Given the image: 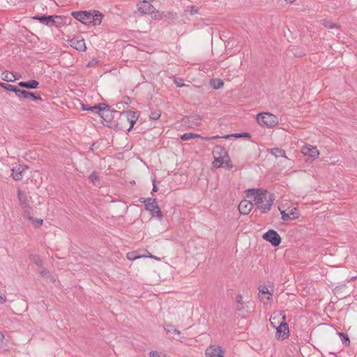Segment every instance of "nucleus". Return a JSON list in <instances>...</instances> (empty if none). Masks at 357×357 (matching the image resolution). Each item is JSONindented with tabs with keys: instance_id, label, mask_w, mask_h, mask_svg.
<instances>
[{
	"instance_id": "1",
	"label": "nucleus",
	"mask_w": 357,
	"mask_h": 357,
	"mask_svg": "<svg viewBox=\"0 0 357 357\" xmlns=\"http://www.w3.org/2000/svg\"><path fill=\"white\" fill-rule=\"evenodd\" d=\"M247 198H252L257 208L262 213H267L273 204V195L268 194L266 190L261 191L259 189H247Z\"/></svg>"
},
{
	"instance_id": "2",
	"label": "nucleus",
	"mask_w": 357,
	"mask_h": 357,
	"mask_svg": "<svg viewBox=\"0 0 357 357\" xmlns=\"http://www.w3.org/2000/svg\"><path fill=\"white\" fill-rule=\"evenodd\" d=\"M72 16L84 24H100L102 15L98 10L73 11Z\"/></svg>"
},
{
	"instance_id": "3",
	"label": "nucleus",
	"mask_w": 357,
	"mask_h": 357,
	"mask_svg": "<svg viewBox=\"0 0 357 357\" xmlns=\"http://www.w3.org/2000/svg\"><path fill=\"white\" fill-rule=\"evenodd\" d=\"M213 153L214 155V161L213 165L215 168L221 167H229V160H226L227 158V153L226 149L221 146H216Z\"/></svg>"
},
{
	"instance_id": "4",
	"label": "nucleus",
	"mask_w": 357,
	"mask_h": 357,
	"mask_svg": "<svg viewBox=\"0 0 357 357\" xmlns=\"http://www.w3.org/2000/svg\"><path fill=\"white\" fill-rule=\"evenodd\" d=\"M256 118L259 124L268 128L274 127L278 123V117L269 112L258 114Z\"/></svg>"
},
{
	"instance_id": "5",
	"label": "nucleus",
	"mask_w": 357,
	"mask_h": 357,
	"mask_svg": "<svg viewBox=\"0 0 357 357\" xmlns=\"http://www.w3.org/2000/svg\"><path fill=\"white\" fill-rule=\"evenodd\" d=\"M89 111H91L93 113L99 114L102 118L106 119V118H109L112 116V112H116V111H112L110 109V107L106 104H98L94 106L89 107Z\"/></svg>"
},
{
	"instance_id": "6",
	"label": "nucleus",
	"mask_w": 357,
	"mask_h": 357,
	"mask_svg": "<svg viewBox=\"0 0 357 357\" xmlns=\"http://www.w3.org/2000/svg\"><path fill=\"white\" fill-rule=\"evenodd\" d=\"M33 19L35 20H37L42 23L43 24L47 25L48 26H52L54 24H61V22H57L55 20V19H58L60 20H62V18L61 16L59 15H36L33 17Z\"/></svg>"
},
{
	"instance_id": "7",
	"label": "nucleus",
	"mask_w": 357,
	"mask_h": 357,
	"mask_svg": "<svg viewBox=\"0 0 357 357\" xmlns=\"http://www.w3.org/2000/svg\"><path fill=\"white\" fill-rule=\"evenodd\" d=\"M263 238L269 242L273 247L278 246L281 243V237L274 229H269L264 233Z\"/></svg>"
},
{
	"instance_id": "8",
	"label": "nucleus",
	"mask_w": 357,
	"mask_h": 357,
	"mask_svg": "<svg viewBox=\"0 0 357 357\" xmlns=\"http://www.w3.org/2000/svg\"><path fill=\"white\" fill-rule=\"evenodd\" d=\"M302 153L305 156H309L312 160H314L319 155V151L316 146L307 144L302 147Z\"/></svg>"
},
{
	"instance_id": "9",
	"label": "nucleus",
	"mask_w": 357,
	"mask_h": 357,
	"mask_svg": "<svg viewBox=\"0 0 357 357\" xmlns=\"http://www.w3.org/2000/svg\"><path fill=\"white\" fill-rule=\"evenodd\" d=\"M69 43L72 47L78 51L84 52L86 50L84 40L80 36L74 37L73 38L70 39Z\"/></svg>"
},
{
	"instance_id": "10",
	"label": "nucleus",
	"mask_w": 357,
	"mask_h": 357,
	"mask_svg": "<svg viewBox=\"0 0 357 357\" xmlns=\"http://www.w3.org/2000/svg\"><path fill=\"white\" fill-rule=\"evenodd\" d=\"M283 321L280 323V324L276 328V335L282 340L286 339L289 336V326L288 324L285 322V317H282Z\"/></svg>"
},
{
	"instance_id": "11",
	"label": "nucleus",
	"mask_w": 357,
	"mask_h": 357,
	"mask_svg": "<svg viewBox=\"0 0 357 357\" xmlns=\"http://www.w3.org/2000/svg\"><path fill=\"white\" fill-rule=\"evenodd\" d=\"M29 167L26 165H19L15 167H13L12 170L11 176L13 178L15 181H21L23 177L24 172L28 169Z\"/></svg>"
},
{
	"instance_id": "12",
	"label": "nucleus",
	"mask_w": 357,
	"mask_h": 357,
	"mask_svg": "<svg viewBox=\"0 0 357 357\" xmlns=\"http://www.w3.org/2000/svg\"><path fill=\"white\" fill-rule=\"evenodd\" d=\"M138 11L142 14H153L155 13V8L151 3L142 1L138 5Z\"/></svg>"
},
{
	"instance_id": "13",
	"label": "nucleus",
	"mask_w": 357,
	"mask_h": 357,
	"mask_svg": "<svg viewBox=\"0 0 357 357\" xmlns=\"http://www.w3.org/2000/svg\"><path fill=\"white\" fill-rule=\"evenodd\" d=\"M140 199V202L144 203L146 209L151 213L152 215H154V210L157 208L158 204L155 198H146Z\"/></svg>"
},
{
	"instance_id": "14",
	"label": "nucleus",
	"mask_w": 357,
	"mask_h": 357,
	"mask_svg": "<svg viewBox=\"0 0 357 357\" xmlns=\"http://www.w3.org/2000/svg\"><path fill=\"white\" fill-rule=\"evenodd\" d=\"M120 115V121L121 122L137 121L139 118V115L132 111L123 112Z\"/></svg>"
},
{
	"instance_id": "15",
	"label": "nucleus",
	"mask_w": 357,
	"mask_h": 357,
	"mask_svg": "<svg viewBox=\"0 0 357 357\" xmlns=\"http://www.w3.org/2000/svg\"><path fill=\"white\" fill-rule=\"evenodd\" d=\"M18 98H24L25 99H33V100H41V97L40 95L36 94L32 92L27 91L26 90H19L17 91V95Z\"/></svg>"
},
{
	"instance_id": "16",
	"label": "nucleus",
	"mask_w": 357,
	"mask_h": 357,
	"mask_svg": "<svg viewBox=\"0 0 357 357\" xmlns=\"http://www.w3.org/2000/svg\"><path fill=\"white\" fill-rule=\"evenodd\" d=\"M235 303L236 305V311L238 315L241 317V318H244L245 316L243 314L244 305H243V297L241 294L236 295L235 298Z\"/></svg>"
},
{
	"instance_id": "17",
	"label": "nucleus",
	"mask_w": 357,
	"mask_h": 357,
	"mask_svg": "<svg viewBox=\"0 0 357 357\" xmlns=\"http://www.w3.org/2000/svg\"><path fill=\"white\" fill-rule=\"evenodd\" d=\"M206 354L211 357H223L220 347L214 345L206 349Z\"/></svg>"
},
{
	"instance_id": "18",
	"label": "nucleus",
	"mask_w": 357,
	"mask_h": 357,
	"mask_svg": "<svg viewBox=\"0 0 357 357\" xmlns=\"http://www.w3.org/2000/svg\"><path fill=\"white\" fill-rule=\"evenodd\" d=\"M39 82L36 80L31 79L27 82H20L18 86L22 88H26L29 89H36L38 87Z\"/></svg>"
},
{
	"instance_id": "19",
	"label": "nucleus",
	"mask_w": 357,
	"mask_h": 357,
	"mask_svg": "<svg viewBox=\"0 0 357 357\" xmlns=\"http://www.w3.org/2000/svg\"><path fill=\"white\" fill-rule=\"evenodd\" d=\"M268 152L270 154L274 155L275 158L282 157V158H287L286 153H285V151L281 148L275 147V148L269 149H268Z\"/></svg>"
},
{
	"instance_id": "20",
	"label": "nucleus",
	"mask_w": 357,
	"mask_h": 357,
	"mask_svg": "<svg viewBox=\"0 0 357 357\" xmlns=\"http://www.w3.org/2000/svg\"><path fill=\"white\" fill-rule=\"evenodd\" d=\"M1 79L4 81L12 82H15L16 79H18L19 77L15 75L13 73H10L7 70H5L1 73Z\"/></svg>"
},
{
	"instance_id": "21",
	"label": "nucleus",
	"mask_w": 357,
	"mask_h": 357,
	"mask_svg": "<svg viewBox=\"0 0 357 357\" xmlns=\"http://www.w3.org/2000/svg\"><path fill=\"white\" fill-rule=\"evenodd\" d=\"M194 138H201L206 141H208L211 139L208 137H203L198 134H195V133H192V132H186L181 136V139L183 141H187V140L194 139Z\"/></svg>"
},
{
	"instance_id": "22",
	"label": "nucleus",
	"mask_w": 357,
	"mask_h": 357,
	"mask_svg": "<svg viewBox=\"0 0 357 357\" xmlns=\"http://www.w3.org/2000/svg\"><path fill=\"white\" fill-rule=\"evenodd\" d=\"M210 86L214 89H219L224 85V82L221 79L214 78L211 79Z\"/></svg>"
},
{
	"instance_id": "23",
	"label": "nucleus",
	"mask_w": 357,
	"mask_h": 357,
	"mask_svg": "<svg viewBox=\"0 0 357 357\" xmlns=\"http://www.w3.org/2000/svg\"><path fill=\"white\" fill-rule=\"evenodd\" d=\"M17 197L21 206L29 204V200L26 195L20 190H17Z\"/></svg>"
},
{
	"instance_id": "24",
	"label": "nucleus",
	"mask_w": 357,
	"mask_h": 357,
	"mask_svg": "<svg viewBox=\"0 0 357 357\" xmlns=\"http://www.w3.org/2000/svg\"><path fill=\"white\" fill-rule=\"evenodd\" d=\"M267 294V299L270 300L273 296V293L270 292L266 286H261L259 288V296L262 297L263 295Z\"/></svg>"
},
{
	"instance_id": "25",
	"label": "nucleus",
	"mask_w": 357,
	"mask_h": 357,
	"mask_svg": "<svg viewBox=\"0 0 357 357\" xmlns=\"http://www.w3.org/2000/svg\"><path fill=\"white\" fill-rule=\"evenodd\" d=\"M0 86L7 91L14 92L15 95H17V91L19 90L16 86L3 82H0Z\"/></svg>"
},
{
	"instance_id": "26",
	"label": "nucleus",
	"mask_w": 357,
	"mask_h": 357,
	"mask_svg": "<svg viewBox=\"0 0 357 357\" xmlns=\"http://www.w3.org/2000/svg\"><path fill=\"white\" fill-rule=\"evenodd\" d=\"M322 24L326 28V29H333V28H339L340 25H338L336 23H333L331 21H328L327 20H323Z\"/></svg>"
},
{
	"instance_id": "27",
	"label": "nucleus",
	"mask_w": 357,
	"mask_h": 357,
	"mask_svg": "<svg viewBox=\"0 0 357 357\" xmlns=\"http://www.w3.org/2000/svg\"><path fill=\"white\" fill-rule=\"evenodd\" d=\"M31 259L38 267H42L44 264L43 260L38 255H32Z\"/></svg>"
},
{
	"instance_id": "28",
	"label": "nucleus",
	"mask_w": 357,
	"mask_h": 357,
	"mask_svg": "<svg viewBox=\"0 0 357 357\" xmlns=\"http://www.w3.org/2000/svg\"><path fill=\"white\" fill-rule=\"evenodd\" d=\"M338 334H339L340 337L341 338L342 343L345 346H349L350 344V340H349V336L346 333H339Z\"/></svg>"
},
{
	"instance_id": "29",
	"label": "nucleus",
	"mask_w": 357,
	"mask_h": 357,
	"mask_svg": "<svg viewBox=\"0 0 357 357\" xmlns=\"http://www.w3.org/2000/svg\"><path fill=\"white\" fill-rule=\"evenodd\" d=\"M199 11V8L198 7H196L195 6H188L185 10V12L187 13H189L191 15H193L196 13H197Z\"/></svg>"
},
{
	"instance_id": "30",
	"label": "nucleus",
	"mask_w": 357,
	"mask_h": 357,
	"mask_svg": "<svg viewBox=\"0 0 357 357\" xmlns=\"http://www.w3.org/2000/svg\"><path fill=\"white\" fill-rule=\"evenodd\" d=\"M165 329L169 333H174L176 335L180 334V331L178 330H177L176 328H175L174 326L171 324L167 325V326L165 328Z\"/></svg>"
},
{
	"instance_id": "31",
	"label": "nucleus",
	"mask_w": 357,
	"mask_h": 357,
	"mask_svg": "<svg viewBox=\"0 0 357 357\" xmlns=\"http://www.w3.org/2000/svg\"><path fill=\"white\" fill-rule=\"evenodd\" d=\"M289 215H291V218L292 220H295L298 218L299 216V212L296 208H293L289 211Z\"/></svg>"
},
{
	"instance_id": "32",
	"label": "nucleus",
	"mask_w": 357,
	"mask_h": 357,
	"mask_svg": "<svg viewBox=\"0 0 357 357\" xmlns=\"http://www.w3.org/2000/svg\"><path fill=\"white\" fill-rule=\"evenodd\" d=\"M160 116H161L160 112L158 111V110H155V111H151L149 117L151 119L158 120L160 117Z\"/></svg>"
},
{
	"instance_id": "33",
	"label": "nucleus",
	"mask_w": 357,
	"mask_h": 357,
	"mask_svg": "<svg viewBox=\"0 0 357 357\" xmlns=\"http://www.w3.org/2000/svg\"><path fill=\"white\" fill-rule=\"evenodd\" d=\"M30 221L32 222L33 225L36 228L40 227L43 225V219H40V218H33V220H31Z\"/></svg>"
},
{
	"instance_id": "34",
	"label": "nucleus",
	"mask_w": 357,
	"mask_h": 357,
	"mask_svg": "<svg viewBox=\"0 0 357 357\" xmlns=\"http://www.w3.org/2000/svg\"><path fill=\"white\" fill-rule=\"evenodd\" d=\"M245 201V199H243L238 207V211L241 215H245V204H244Z\"/></svg>"
},
{
	"instance_id": "35",
	"label": "nucleus",
	"mask_w": 357,
	"mask_h": 357,
	"mask_svg": "<svg viewBox=\"0 0 357 357\" xmlns=\"http://www.w3.org/2000/svg\"><path fill=\"white\" fill-rule=\"evenodd\" d=\"M291 51L293 52L295 56L301 57L305 55V52L303 51H300L299 49L293 47V49L291 50Z\"/></svg>"
},
{
	"instance_id": "36",
	"label": "nucleus",
	"mask_w": 357,
	"mask_h": 357,
	"mask_svg": "<svg viewBox=\"0 0 357 357\" xmlns=\"http://www.w3.org/2000/svg\"><path fill=\"white\" fill-rule=\"evenodd\" d=\"M280 213L282 215V219L284 221L292 220V219L291 218V215H289V212L286 213L285 211H281L280 210Z\"/></svg>"
},
{
	"instance_id": "37",
	"label": "nucleus",
	"mask_w": 357,
	"mask_h": 357,
	"mask_svg": "<svg viewBox=\"0 0 357 357\" xmlns=\"http://www.w3.org/2000/svg\"><path fill=\"white\" fill-rule=\"evenodd\" d=\"M231 137L245 138V132H241V133H234V134L227 135L225 136V138L227 139Z\"/></svg>"
},
{
	"instance_id": "38",
	"label": "nucleus",
	"mask_w": 357,
	"mask_h": 357,
	"mask_svg": "<svg viewBox=\"0 0 357 357\" xmlns=\"http://www.w3.org/2000/svg\"><path fill=\"white\" fill-rule=\"evenodd\" d=\"M153 216H156L159 220H162V213L161 210L159 208V206H157V208H155V210H154V215Z\"/></svg>"
},
{
	"instance_id": "39",
	"label": "nucleus",
	"mask_w": 357,
	"mask_h": 357,
	"mask_svg": "<svg viewBox=\"0 0 357 357\" xmlns=\"http://www.w3.org/2000/svg\"><path fill=\"white\" fill-rule=\"evenodd\" d=\"M89 178H90L91 182L95 183L96 181L98 180V174H97V173L96 172H93L89 176Z\"/></svg>"
},
{
	"instance_id": "40",
	"label": "nucleus",
	"mask_w": 357,
	"mask_h": 357,
	"mask_svg": "<svg viewBox=\"0 0 357 357\" xmlns=\"http://www.w3.org/2000/svg\"><path fill=\"white\" fill-rule=\"evenodd\" d=\"M98 61L96 59H91L86 65L87 67H94L97 65Z\"/></svg>"
},
{
	"instance_id": "41",
	"label": "nucleus",
	"mask_w": 357,
	"mask_h": 357,
	"mask_svg": "<svg viewBox=\"0 0 357 357\" xmlns=\"http://www.w3.org/2000/svg\"><path fill=\"white\" fill-rule=\"evenodd\" d=\"M22 210H23L24 215L26 213H27V212L31 211V210L32 209V208L30 206L29 204H26V205H24V206H22Z\"/></svg>"
},
{
	"instance_id": "42",
	"label": "nucleus",
	"mask_w": 357,
	"mask_h": 357,
	"mask_svg": "<svg viewBox=\"0 0 357 357\" xmlns=\"http://www.w3.org/2000/svg\"><path fill=\"white\" fill-rule=\"evenodd\" d=\"M33 208L31 210V211L27 212L24 216L26 217L28 220H33Z\"/></svg>"
},
{
	"instance_id": "43",
	"label": "nucleus",
	"mask_w": 357,
	"mask_h": 357,
	"mask_svg": "<svg viewBox=\"0 0 357 357\" xmlns=\"http://www.w3.org/2000/svg\"><path fill=\"white\" fill-rule=\"evenodd\" d=\"M140 257V256L135 255L134 252H130L128 254V259L130 260H135Z\"/></svg>"
},
{
	"instance_id": "44",
	"label": "nucleus",
	"mask_w": 357,
	"mask_h": 357,
	"mask_svg": "<svg viewBox=\"0 0 357 357\" xmlns=\"http://www.w3.org/2000/svg\"><path fill=\"white\" fill-rule=\"evenodd\" d=\"M150 357H167L166 356H162L159 352L153 351L150 352Z\"/></svg>"
},
{
	"instance_id": "45",
	"label": "nucleus",
	"mask_w": 357,
	"mask_h": 357,
	"mask_svg": "<svg viewBox=\"0 0 357 357\" xmlns=\"http://www.w3.org/2000/svg\"><path fill=\"white\" fill-rule=\"evenodd\" d=\"M40 274L41 275L42 277H47V275H50V272L47 269L44 268L40 271Z\"/></svg>"
},
{
	"instance_id": "46",
	"label": "nucleus",
	"mask_w": 357,
	"mask_h": 357,
	"mask_svg": "<svg viewBox=\"0 0 357 357\" xmlns=\"http://www.w3.org/2000/svg\"><path fill=\"white\" fill-rule=\"evenodd\" d=\"M128 122L130 123V126H129V128L127 129V131H128V132H130V131L132 129V128H133V126H134L135 123L137 122V121H128Z\"/></svg>"
},
{
	"instance_id": "47",
	"label": "nucleus",
	"mask_w": 357,
	"mask_h": 357,
	"mask_svg": "<svg viewBox=\"0 0 357 357\" xmlns=\"http://www.w3.org/2000/svg\"><path fill=\"white\" fill-rule=\"evenodd\" d=\"M6 301V296L0 294V303H3Z\"/></svg>"
},
{
	"instance_id": "48",
	"label": "nucleus",
	"mask_w": 357,
	"mask_h": 357,
	"mask_svg": "<svg viewBox=\"0 0 357 357\" xmlns=\"http://www.w3.org/2000/svg\"><path fill=\"white\" fill-rule=\"evenodd\" d=\"M89 107L88 105H84V104H82V108L83 110L84 111H89L90 109H89Z\"/></svg>"
},
{
	"instance_id": "49",
	"label": "nucleus",
	"mask_w": 357,
	"mask_h": 357,
	"mask_svg": "<svg viewBox=\"0 0 357 357\" xmlns=\"http://www.w3.org/2000/svg\"><path fill=\"white\" fill-rule=\"evenodd\" d=\"M153 192H157L158 191V188L155 183V180L153 181Z\"/></svg>"
},
{
	"instance_id": "50",
	"label": "nucleus",
	"mask_w": 357,
	"mask_h": 357,
	"mask_svg": "<svg viewBox=\"0 0 357 357\" xmlns=\"http://www.w3.org/2000/svg\"><path fill=\"white\" fill-rule=\"evenodd\" d=\"M248 205H250V206L249 208V211H250L253 206V204H252V201L247 202V208L248 207Z\"/></svg>"
},
{
	"instance_id": "51",
	"label": "nucleus",
	"mask_w": 357,
	"mask_h": 357,
	"mask_svg": "<svg viewBox=\"0 0 357 357\" xmlns=\"http://www.w3.org/2000/svg\"><path fill=\"white\" fill-rule=\"evenodd\" d=\"M124 99H125L124 102L128 104V101H130V98L128 96H125Z\"/></svg>"
},
{
	"instance_id": "52",
	"label": "nucleus",
	"mask_w": 357,
	"mask_h": 357,
	"mask_svg": "<svg viewBox=\"0 0 357 357\" xmlns=\"http://www.w3.org/2000/svg\"><path fill=\"white\" fill-rule=\"evenodd\" d=\"M149 257L150 258L155 259H157V260H158V259H159V258H158V257H155V256L151 255L150 253H149Z\"/></svg>"
},
{
	"instance_id": "53",
	"label": "nucleus",
	"mask_w": 357,
	"mask_h": 357,
	"mask_svg": "<svg viewBox=\"0 0 357 357\" xmlns=\"http://www.w3.org/2000/svg\"><path fill=\"white\" fill-rule=\"evenodd\" d=\"M176 85H177V86H178V87H182V86H184V84H181V82H176Z\"/></svg>"
},
{
	"instance_id": "54",
	"label": "nucleus",
	"mask_w": 357,
	"mask_h": 357,
	"mask_svg": "<svg viewBox=\"0 0 357 357\" xmlns=\"http://www.w3.org/2000/svg\"><path fill=\"white\" fill-rule=\"evenodd\" d=\"M176 85H177V86H178V87H182V86H184V84H181V82H176Z\"/></svg>"
},
{
	"instance_id": "55",
	"label": "nucleus",
	"mask_w": 357,
	"mask_h": 357,
	"mask_svg": "<svg viewBox=\"0 0 357 357\" xmlns=\"http://www.w3.org/2000/svg\"><path fill=\"white\" fill-rule=\"evenodd\" d=\"M3 337L4 336H3V333L1 332H0V341L3 340Z\"/></svg>"
},
{
	"instance_id": "56",
	"label": "nucleus",
	"mask_w": 357,
	"mask_h": 357,
	"mask_svg": "<svg viewBox=\"0 0 357 357\" xmlns=\"http://www.w3.org/2000/svg\"><path fill=\"white\" fill-rule=\"evenodd\" d=\"M284 1H287V2H289V3H293L296 0H284Z\"/></svg>"
},
{
	"instance_id": "57",
	"label": "nucleus",
	"mask_w": 357,
	"mask_h": 357,
	"mask_svg": "<svg viewBox=\"0 0 357 357\" xmlns=\"http://www.w3.org/2000/svg\"><path fill=\"white\" fill-rule=\"evenodd\" d=\"M250 137L251 135L248 132H247V138H250Z\"/></svg>"
},
{
	"instance_id": "58",
	"label": "nucleus",
	"mask_w": 357,
	"mask_h": 357,
	"mask_svg": "<svg viewBox=\"0 0 357 357\" xmlns=\"http://www.w3.org/2000/svg\"><path fill=\"white\" fill-rule=\"evenodd\" d=\"M144 1H148L149 3H151V1H152L153 0H143Z\"/></svg>"
},
{
	"instance_id": "59",
	"label": "nucleus",
	"mask_w": 357,
	"mask_h": 357,
	"mask_svg": "<svg viewBox=\"0 0 357 357\" xmlns=\"http://www.w3.org/2000/svg\"><path fill=\"white\" fill-rule=\"evenodd\" d=\"M230 167H232V165H230Z\"/></svg>"
}]
</instances>
